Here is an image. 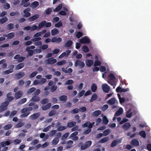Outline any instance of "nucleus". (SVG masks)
Listing matches in <instances>:
<instances>
[{
  "mask_svg": "<svg viewBox=\"0 0 151 151\" xmlns=\"http://www.w3.org/2000/svg\"><path fill=\"white\" fill-rule=\"evenodd\" d=\"M29 107H24L21 110V114L20 115V118H22L27 117L30 114V111L32 110H35L39 108L38 106L35 104L34 102H31L28 104Z\"/></svg>",
  "mask_w": 151,
  "mask_h": 151,
  "instance_id": "obj_1",
  "label": "nucleus"
},
{
  "mask_svg": "<svg viewBox=\"0 0 151 151\" xmlns=\"http://www.w3.org/2000/svg\"><path fill=\"white\" fill-rule=\"evenodd\" d=\"M77 28L79 31H76L74 34V35L75 37V38H89L88 36H85L83 37L84 35H86V31L84 29H81L83 27V25L81 22H80L77 25Z\"/></svg>",
  "mask_w": 151,
  "mask_h": 151,
  "instance_id": "obj_2",
  "label": "nucleus"
},
{
  "mask_svg": "<svg viewBox=\"0 0 151 151\" xmlns=\"http://www.w3.org/2000/svg\"><path fill=\"white\" fill-rule=\"evenodd\" d=\"M107 79L108 83L111 86H113L114 88H115L118 79H117L114 73H109Z\"/></svg>",
  "mask_w": 151,
  "mask_h": 151,
  "instance_id": "obj_3",
  "label": "nucleus"
},
{
  "mask_svg": "<svg viewBox=\"0 0 151 151\" xmlns=\"http://www.w3.org/2000/svg\"><path fill=\"white\" fill-rule=\"evenodd\" d=\"M78 16L74 15L73 16H70L69 18V20L70 22V25L73 27H75L78 22L77 19Z\"/></svg>",
  "mask_w": 151,
  "mask_h": 151,
  "instance_id": "obj_4",
  "label": "nucleus"
},
{
  "mask_svg": "<svg viewBox=\"0 0 151 151\" xmlns=\"http://www.w3.org/2000/svg\"><path fill=\"white\" fill-rule=\"evenodd\" d=\"M92 143V142L91 140L86 141L85 142V144H82V142H81L79 144L78 146L80 147L81 146L80 149L81 150L83 151L85 150L87 148L91 146Z\"/></svg>",
  "mask_w": 151,
  "mask_h": 151,
  "instance_id": "obj_5",
  "label": "nucleus"
},
{
  "mask_svg": "<svg viewBox=\"0 0 151 151\" xmlns=\"http://www.w3.org/2000/svg\"><path fill=\"white\" fill-rule=\"evenodd\" d=\"M133 116L134 115H136V116L134 117V119H133V122H137L138 121L140 118L139 113L138 111L137 108L133 106Z\"/></svg>",
  "mask_w": 151,
  "mask_h": 151,
  "instance_id": "obj_6",
  "label": "nucleus"
},
{
  "mask_svg": "<svg viewBox=\"0 0 151 151\" xmlns=\"http://www.w3.org/2000/svg\"><path fill=\"white\" fill-rule=\"evenodd\" d=\"M74 66L76 67L79 66L80 68L82 69L85 66V64L83 62L78 59L75 62Z\"/></svg>",
  "mask_w": 151,
  "mask_h": 151,
  "instance_id": "obj_7",
  "label": "nucleus"
},
{
  "mask_svg": "<svg viewBox=\"0 0 151 151\" xmlns=\"http://www.w3.org/2000/svg\"><path fill=\"white\" fill-rule=\"evenodd\" d=\"M9 104V103L7 101H5L3 102L2 104L0 106V112H2L6 110Z\"/></svg>",
  "mask_w": 151,
  "mask_h": 151,
  "instance_id": "obj_8",
  "label": "nucleus"
},
{
  "mask_svg": "<svg viewBox=\"0 0 151 151\" xmlns=\"http://www.w3.org/2000/svg\"><path fill=\"white\" fill-rule=\"evenodd\" d=\"M57 62V60H56L54 59L53 57H50L45 60V62H46V64L47 65H53L55 63Z\"/></svg>",
  "mask_w": 151,
  "mask_h": 151,
  "instance_id": "obj_9",
  "label": "nucleus"
},
{
  "mask_svg": "<svg viewBox=\"0 0 151 151\" xmlns=\"http://www.w3.org/2000/svg\"><path fill=\"white\" fill-rule=\"evenodd\" d=\"M122 138L116 139L112 141L111 143V147H114L118 144H121L122 141Z\"/></svg>",
  "mask_w": 151,
  "mask_h": 151,
  "instance_id": "obj_10",
  "label": "nucleus"
},
{
  "mask_svg": "<svg viewBox=\"0 0 151 151\" xmlns=\"http://www.w3.org/2000/svg\"><path fill=\"white\" fill-rule=\"evenodd\" d=\"M14 59L17 60V61L19 63L24 61L25 59V57L24 56H21L19 54H17L14 56Z\"/></svg>",
  "mask_w": 151,
  "mask_h": 151,
  "instance_id": "obj_11",
  "label": "nucleus"
},
{
  "mask_svg": "<svg viewBox=\"0 0 151 151\" xmlns=\"http://www.w3.org/2000/svg\"><path fill=\"white\" fill-rule=\"evenodd\" d=\"M129 91V88H122L120 86H118L116 89V91L117 93H122L123 92L128 91Z\"/></svg>",
  "mask_w": 151,
  "mask_h": 151,
  "instance_id": "obj_12",
  "label": "nucleus"
},
{
  "mask_svg": "<svg viewBox=\"0 0 151 151\" xmlns=\"http://www.w3.org/2000/svg\"><path fill=\"white\" fill-rule=\"evenodd\" d=\"M102 89L105 93H108L110 90V87L108 86L107 84L104 83L102 85Z\"/></svg>",
  "mask_w": 151,
  "mask_h": 151,
  "instance_id": "obj_13",
  "label": "nucleus"
},
{
  "mask_svg": "<svg viewBox=\"0 0 151 151\" xmlns=\"http://www.w3.org/2000/svg\"><path fill=\"white\" fill-rule=\"evenodd\" d=\"M39 2L37 1H35L32 2L31 4L30 7L32 9H35L39 7Z\"/></svg>",
  "mask_w": 151,
  "mask_h": 151,
  "instance_id": "obj_14",
  "label": "nucleus"
},
{
  "mask_svg": "<svg viewBox=\"0 0 151 151\" xmlns=\"http://www.w3.org/2000/svg\"><path fill=\"white\" fill-rule=\"evenodd\" d=\"M40 112H37L35 113H34L30 116V119L32 120H34L37 119L40 116Z\"/></svg>",
  "mask_w": 151,
  "mask_h": 151,
  "instance_id": "obj_15",
  "label": "nucleus"
},
{
  "mask_svg": "<svg viewBox=\"0 0 151 151\" xmlns=\"http://www.w3.org/2000/svg\"><path fill=\"white\" fill-rule=\"evenodd\" d=\"M12 95V93L11 92H9L8 93L6 94V100L5 101H7L8 102H10L14 99V97L13 96H10Z\"/></svg>",
  "mask_w": 151,
  "mask_h": 151,
  "instance_id": "obj_16",
  "label": "nucleus"
},
{
  "mask_svg": "<svg viewBox=\"0 0 151 151\" xmlns=\"http://www.w3.org/2000/svg\"><path fill=\"white\" fill-rule=\"evenodd\" d=\"M39 15L38 14H35L29 17L27 20L29 21L32 22L39 18Z\"/></svg>",
  "mask_w": 151,
  "mask_h": 151,
  "instance_id": "obj_17",
  "label": "nucleus"
},
{
  "mask_svg": "<svg viewBox=\"0 0 151 151\" xmlns=\"http://www.w3.org/2000/svg\"><path fill=\"white\" fill-rule=\"evenodd\" d=\"M25 73L23 72H19L18 73H16L15 76L16 79H19L22 78L24 76Z\"/></svg>",
  "mask_w": 151,
  "mask_h": 151,
  "instance_id": "obj_18",
  "label": "nucleus"
},
{
  "mask_svg": "<svg viewBox=\"0 0 151 151\" xmlns=\"http://www.w3.org/2000/svg\"><path fill=\"white\" fill-rule=\"evenodd\" d=\"M41 39V38H32V40L33 42H36L34 43L35 46H38L42 45V42L39 41Z\"/></svg>",
  "mask_w": 151,
  "mask_h": 151,
  "instance_id": "obj_19",
  "label": "nucleus"
},
{
  "mask_svg": "<svg viewBox=\"0 0 151 151\" xmlns=\"http://www.w3.org/2000/svg\"><path fill=\"white\" fill-rule=\"evenodd\" d=\"M79 42L81 44L89 43L90 40L89 38H81L79 40Z\"/></svg>",
  "mask_w": 151,
  "mask_h": 151,
  "instance_id": "obj_20",
  "label": "nucleus"
},
{
  "mask_svg": "<svg viewBox=\"0 0 151 151\" xmlns=\"http://www.w3.org/2000/svg\"><path fill=\"white\" fill-rule=\"evenodd\" d=\"M22 95V92L21 91H19L18 92L15 93L14 97L16 100H17L21 98Z\"/></svg>",
  "mask_w": 151,
  "mask_h": 151,
  "instance_id": "obj_21",
  "label": "nucleus"
},
{
  "mask_svg": "<svg viewBox=\"0 0 151 151\" xmlns=\"http://www.w3.org/2000/svg\"><path fill=\"white\" fill-rule=\"evenodd\" d=\"M40 97L37 96H33L32 97L30 100V101L38 102L40 101Z\"/></svg>",
  "mask_w": 151,
  "mask_h": 151,
  "instance_id": "obj_22",
  "label": "nucleus"
},
{
  "mask_svg": "<svg viewBox=\"0 0 151 151\" xmlns=\"http://www.w3.org/2000/svg\"><path fill=\"white\" fill-rule=\"evenodd\" d=\"M123 112V109L122 108L120 107L118 110L114 114V116H118L121 115Z\"/></svg>",
  "mask_w": 151,
  "mask_h": 151,
  "instance_id": "obj_23",
  "label": "nucleus"
},
{
  "mask_svg": "<svg viewBox=\"0 0 151 151\" xmlns=\"http://www.w3.org/2000/svg\"><path fill=\"white\" fill-rule=\"evenodd\" d=\"M52 104L51 103H49L46 105L44 106H42V109L44 111L47 110L49 109L51 106Z\"/></svg>",
  "mask_w": 151,
  "mask_h": 151,
  "instance_id": "obj_24",
  "label": "nucleus"
},
{
  "mask_svg": "<svg viewBox=\"0 0 151 151\" xmlns=\"http://www.w3.org/2000/svg\"><path fill=\"white\" fill-rule=\"evenodd\" d=\"M86 66L90 67L93 64V60L90 59L86 60Z\"/></svg>",
  "mask_w": 151,
  "mask_h": 151,
  "instance_id": "obj_25",
  "label": "nucleus"
},
{
  "mask_svg": "<svg viewBox=\"0 0 151 151\" xmlns=\"http://www.w3.org/2000/svg\"><path fill=\"white\" fill-rule=\"evenodd\" d=\"M14 27V24L12 23H10L8 24L6 26V29L7 31H10Z\"/></svg>",
  "mask_w": 151,
  "mask_h": 151,
  "instance_id": "obj_26",
  "label": "nucleus"
},
{
  "mask_svg": "<svg viewBox=\"0 0 151 151\" xmlns=\"http://www.w3.org/2000/svg\"><path fill=\"white\" fill-rule=\"evenodd\" d=\"M63 7V4L62 3L59 4L55 8L53 9V11L54 12H57L59 11Z\"/></svg>",
  "mask_w": 151,
  "mask_h": 151,
  "instance_id": "obj_27",
  "label": "nucleus"
},
{
  "mask_svg": "<svg viewBox=\"0 0 151 151\" xmlns=\"http://www.w3.org/2000/svg\"><path fill=\"white\" fill-rule=\"evenodd\" d=\"M76 122L75 121H72L69 122L68 123L67 126H66L67 127L69 128H72L75 126H76Z\"/></svg>",
  "mask_w": 151,
  "mask_h": 151,
  "instance_id": "obj_28",
  "label": "nucleus"
},
{
  "mask_svg": "<svg viewBox=\"0 0 151 151\" xmlns=\"http://www.w3.org/2000/svg\"><path fill=\"white\" fill-rule=\"evenodd\" d=\"M97 88L98 87H97L96 84L95 83H92L91 87V91L92 92H95L96 91Z\"/></svg>",
  "mask_w": 151,
  "mask_h": 151,
  "instance_id": "obj_29",
  "label": "nucleus"
},
{
  "mask_svg": "<svg viewBox=\"0 0 151 151\" xmlns=\"http://www.w3.org/2000/svg\"><path fill=\"white\" fill-rule=\"evenodd\" d=\"M59 33V30L56 28H54L51 30V33L52 36H55L57 35Z\"/></svg>",
  "mask_w": 151,
  "mask_h": 151,
  "instance_id": "obj_30",
  "label": "nucleus"
},
{
  "mask_svg": "<svg viewBox=\"0 0 151 151\" xmlns=\"http://www.w3.org/2000/svg\"><path fill=\"white\" fill-rule=\"evenodd\" d=\"M102 116H103L102 120V122L103 124L106 125H107L108 124L109 122V120L108 118H107L106 116L105 115L104 116L102 114Z\"/></svg>",
  "mask_w": 151,
  "mask_h": 151,
  "instance_id": "obj_31",
  "label": "nucleus"
},
{
  "mask_svg": "<svg viewBox=\"0 0 151 151\" xmlns=\"http://www.w3.org/2000/svg\"><path fill=\"white\" fill-rule=\"evenodd\" d=\"M109 137H106L103 138H102L101 139V140H99V141H98V143H103L104 142H107L109 140Z\"/></svg>",
  "mask_w": 151,
  "mask_h": 151,
  "instance_id": "obj_32",
  "label": "nucleus"
},
{
  "mask_svg": "<svg viewBox=\"0 0 151 151\" xmlns=\"http://www.w3.org/2000/svg\"><path fill=\"white\" fill-rule=\"evenodd\" d=\"M115 101L116 99L114 97H113L108 100L107 102V103L109 105H114L115 104Z\"/></svg>",
  "mask_w": 151,
  "mask_h": 151,
  "instance_id": "obj_33",
  "label": "nucleus"
},
{
  "mask_svg": "<svg viewBox=\"0 0 151 151\" xmlns=\"http://www.w3.org/2000/svg\"><path fill=\"white\" fill-rule=\"evenodd\" d=\"M54 26L56 28H59L60 27H62L63 26V23L61 20L55 23Z\"/></svg>",
  "mask_w": 151,
  "mask_h": 151,
  "instance_id": "obj_34",
  "label": "nucleus"
},
{
  "mask_svg": "<svg viewBox=\"0 0 151 151\" xmlns=\"http://www.w3.org/2000/svg\"><path fill=\"white\" fill-rule=\"evenodd\" d=\"M101 111L100 110H96L92 112V115L95 117H98L101 114Z\"/></svg>",
  "mask_w": 151,
  "mask_h": 151,
  "instance_id": "obj_35",
  "label": "nucleus"
},
{
  "mask_svg": "<svg viewBox=\"0 0 151 151\" xmlns=\"http://www.w3.org/2000/svg\"><path fill=\"white\" fill-rule=\"evenodd\" d=\"M8 20V19L7 17L6 16H4L0 19V24H3L7 22Z\"/></svg>",
  "mask_w": 151,
  "mask_h": 151,
  "instance_id": "obj_36",
  "label": "nucleus"
},
{
  "mask_svg": "<svg viewBox=\"0 0 151 151\" xmlns=\"http://www.w3.org/2000/svg\"><path fill=\"white\" fill-rule=\"evenodd\" d=\"M98 98V96L96 94L94 93L93 95H92L91 97L90 100V102H92L93 101H95Z\"/></svg>",
  "mask_w": 151,
  "mask_h": 151,
  "instance_id": "obj_37",
  "label": "nucleus"
},
{
  "mask_svg": "<svg viewBox=\"0 0 151 151\" xmlns=\"http://www.w3.org/2000/svg\"><path fill=\"white\" fill-rule=\"evenodd\" d=\"M24 63H21L17 65L15 67V69L17 70H19L24 67Z\"/></svg>",
  "mask_w": 151,
  "mask_h": 151,
  "instance_id": "obj_38",
  "label": "nucleus"
},
{
  "mask_svg": "<svg viewBox=\"0 0 151 151\" xmlns=\"http://www.w3.org/2000/svg\"><path fill=\"white\" fill-rule=\"evenodd\" d=\"M27 52H28V54L27 55V58H28L29 56H32L33 54H35L34 51L33 50H26Z\"/></svg>",
  "mask_w": 151,
  "mask_h": 151,
  "instance_id": "obj_39",
  "label": "nucleus"
},
{
  "mask_svg": "<svg viewBox=\"0 0 151 151\" xmlns=\"http://www.w3.org/2000/svg\"><path fill=\"white\" fill-rule=\"evenodd\" d=\"M23 30L24 31H26L30 33H31L32 32L31 25H28L25 26L23 28Z\"/></svg>",
  "mask_w": 151,
  "mask_h": 151,
  "instance_id": "obj_40",
  "label": "nucleus"
},
{
  "mask_svg": "<svg viewBox=\"0 0 151 151\" xmlns=\"http://www.w3.org/2000/svg\"><path fill=\"white\" fill-rule=\"evenodd\" d=\"M67 98V96L65 95L61 96L59 97V100H60V101H66Z\"/></svg>",
  "mask_w": 151,
  "mask_h": 151,
  "instance_id": "obj_41",
  "label": "nucleus"
},
{
  "mask_svg": "<svg viewBox=\"0 0 151 151\" xmlns=\"http://www.w3.org/2000/svg\"><path fill=\"white\" fill-rule=\"evenodd\" d=\"M52 11V8L48 7L45 10V12L47 15H49L51 14Z\"/></svg>",
  "mask_w": 151,
  "mask_h": 151,
  "instance_id": "obj_42",
  "label": "nucleus"
},
{
  "mask_svg": "<svg viewBox=\"0 0 151 151\" xmlns=\"http://www.w3.org/2000/svg\"><path fill=\"white\" fill-rule=\"evenodd\" d=\"M131 126V124L129 123H126L123 125V128L126 130L129 129Z\"/></svg>",
  "mask_w": 151,
  "mask_h": 151,
  "instance_id": "obj_43",
  "label": "nucleus"
},
{
  "mask_svg": "<svg viewBox=\"0 0 151 151\" xmlns=\"http://www.w3.org/2000/svg\"><path fill=\"white\" fill-rule=\"evenodd\" d=\"M69 9V7L65 5H64L62 9V10H63L65 12L66 14L67 13L68 14L70 13Z\"/></svg>",
  "mask_w": 151,
  "mask_h": 151,
  "instance_id": "obj_44",
  "label": "nucleus"
},
{
  "mask_svg": "<svg viewBox=\"0 0 151 151\" xmlns=\"http://www.w3.org/2000/svg\"><path fill=\"white\" fill-rule=\"evenodd\" d=\"M82 50L84 53H87L89 52V49L88 47L86 45H83L82 46Z\"/></svg>",
  "mask_w": 151,
  "mask_h": 151,
  "instance_id": "obj_45",
  "label": "nucleus"
},
{
  "mask_svg": "<svg viewBox=\"0 0 151 151\" xmlns=\"http://www.w3.org/2000/svg\"><path fill=\"white\" fill-rule=\"evenodd\" d=\"M59 139L58 137H55L52 141V145H55L59 142Z\"/></svg>",
  "mask_w": 151,
  "mask_h": 151,
  "instance_id": "obj_46",
  "label": "nucleus"
},
{
  "mask_svg": "<svg viewBox=\"0 0 151 151\" xmlns=\"http://www.w3.org/2000/svg\"><path fill=\"white\" fill-rule=\"evenodd\" d=\"M31 26L32 32L35 30H37L38 29V26L35 24L31 25Z\"/></svg>",
  "mask_w": 151,
  "mask_h": 151,
  "instance_id": "obj_47",
  "label": "nucleus"
},
{
  "mask_svg": "<svg viewBox=\"0 0 151 151\" xmlns=\"http://www.w3.org/2000/svg\"><path fill=\"white\" fill-rule=\"evenodd\" d=\"M36 88L34 87H32L28 89L27 91V94H30L34 92L36 90Z\"/></svg>",
  "mask_w": 151,
  "mask_h": 151,
  "instance_id": "obj_48",
  "label": "nucleus"
},
{
  "mask_svg": "<svg viewBox=\"0 0 151 151\" xmlns=\"http://www.w3.org/2000/svg\"><path fill=\"white\" fill-rule=\"evenodd\" d=\"M91 124V122H86L85 123L82 125V127L83 128L88 127V128H90V124Z\"/></svg>",
  "mask_w": 151,
  "mask_h": 151,
  "instance_id": "obj_49",
  "label": "nucleus"
},
{
  "mask_svg": "<svg viewBox=\"0 0 151 151\" xmlns=\"http://www.w3.org/2000/svg\"><path fill=\"white\" fill-rule=\"evenodd\" d=\"M139 144V141L137 139H134L132 140V145L133 146H138Z\"/></svg>",
  "mask_w": 151,
  "mask_h": 151,
  "instance_id": "obj_50",
  "label": "nucleus"
},
{
  "mask_svg": "<svg viewBox=\"0 0 151 151\" xmlns=\"http://www.w3.org/2000/svg\"><path fill=\"white\" fill-rule=\"evenodd\" d=\"M27 101V99L26 98H24L22 99L19 101L18 103V105H21L23 104L26 102V101Z\"/></svg>",
  "mask_w": 151,
  "mask_h": 151,
  "instance_id": "obj_51",
  "label": "nucleus"
},
{
  "mask_svg": "<svg viewBox=\"0 0 151 151\" xmlns=\"http://www.w3.org/2000/svg\"><path fill=\"white\" fill-rule=\"evenodd\" d=\"M22 140L19 139H16L15 140H13L12 143L14 145H17L21 142Z\"/></svg>",
  "mask_w": 151,
  "mask_h": 151,
  "instance_id": "obj_52",
  "label": "nucleus"
},
{
  "mask_svg": "<svg viewBox=\"0 0 151 151\" xmlns=\"http://www.w3.org/2000/svg\"><path fill=\"white\" fill-rule=\"evenodd\" d=\"M111 130L109 129H105V131H104L102 134L104 136H106L109 134Z\"/></svg>",
  "mask_w": 151,
  "mask_h": 151,
  "instance_id": "obj_53",
  "label": "nucleus"
},
{
  "mask_svg": "<svg viewBox=\"0 0 151 151\" xmlns=\"http://www.w3.org/2000/svg\"><path fill=\"white\" fill-rule=\"evenodd\" d=\"M73 43V42L72 41L69 40L66 42L65 44V46L66 47H70L72 46Z\"/></svg>",
  "mask_w": 151,
  "mask_h": 151,
  "instance_id": "obj_54",
  "label": "nucleus"
},
{
  "mask_svg": "<svg viewBox=\"0 0 151 151\" xmlns=\"http://www.w3.org/2000/svg\"><path fill=\"white\" fill-rule=\"evenodd\" d=\"M49 100L47 98H44L41 101V103L42 104L45 105L47 104L49 102Z\"/></svg>",
  "mask_w": 151,
  "mask_h": 151,
  "instance_id": "obj_55",
  "label": "nucleus"
},
{
  "mask_svg": "<svg viewBox=\"0 0 151 151\" xmlns=\"http://www.w3.org/2000/svg\"><path fill=\"white\" fill-rule=\"evenodd\" d=\"M12 127V124H9L4 127L3 128L4 130H9Z\"/></svg>",
  "mask_w": 151,
  "mask_h": 151,
  "instance_id": "obj_56",
  "label": "nucleus"
},
{
  "mask_svg": "<svg viewBox=\"0 0 151 151\" xmlns=\"http://www.w3.org/2000/svg\"><path fill=\"white\" fill-rule=\"evenodd\" d=\"M74 83L72 79H69L66 81L64 85H72Z\"/></svg>",
  "mask_w": 151,
  "mask_h": 151,
  "instance_id": "obj_57",
  "label": "nucleus"
},
{
  "mask_svg": "<svg viewBox=\"0 0 151 151\" xmlns=\"http://www.w3.org/2000/svg\"><path fill=\"white\" fill-rule=\"evenodd\" d=\"M70 53V50H67L65 52L62 53L61 54L65 56L68 57Z\"/></svg>",
  "mask_w": 151,
  "mask_h": 151,
  "instance_id": "obj_58",
  "label": "nucleus"
},
{
  "mask_svg": "<svg viewBox=\"0 0 151 151\" xmlns=\"http://www.w3.org/2000/svg\"><path fill=\"white\" fill-rule=\"evenodd\" d=\"M7 146H8L12 143V141L9 139H7L6 141H4Z\"/></svg>",
  "mask_w": 151,
  "mask_h": 151,
  "instance_id": "obj_59",
  "label": "nucleus"
},
{
  "mask_svg": "<svg viewBox=\"0 0 151 151\" xmlns=\"http://www.w3.org/2000/svg\"><path fill=\"white\" fill-rule=\"evenodd\" d=\"M67 128L66 126H60V127H58L57 130L59 131H63L66 129Z\"/></svg>",
  "mask_w": 151,
  "mask_h": 151,
  "instance_id": "obj_60",
  "label": "nucleus"
},
{
  "mask_svg": "<svg viewBox=\"0 0 151 151\" xmlns=\"http://www.w3.org/2000/svg\"><path fill=\"white\" fill-rule=\"evenodd\" d=\"M60 20V18L57 16L53 17L52 20V22L53 24L59 21Z\"/></svg>",
  "mask_w": 151,
  "mask_h": 151,
  "instance_id": "obj_61",
  "label": "nucleus"
},
{
  "mask_svg": "<svg viewBox=\"0 0 151 151\" xmlns=\"http://www.w3.org/2000/svg\"><path fill=\"white\" fill-rule=\"evenodd\" d=\"M24 125V123H23L22 122H19L18 124H16L15 126V128H18L22 127Z\"/></svg>",
  "mask_w": 151,
  "mask_h": 151,
  "instance_id": "obj_62",
  "label": "nucleus"
},
{
  "mask_svg": "<svg viewBox=\"0 0 151 151\" xmlns=\"http://www.w3.org/2000/svg\"><path fill=\"white\" fill-rule=\"evenodd\" d=\"M66 63V60H63L57 62V63H56V65H58V66L63 65L65 63Z\"/></svg>",
  "mask_w": 151,
  "mask_h": 151,
  "instance_id": "obj_63",
  "label": "nucleus"
},
{
  "mask_svg": "<svg viewBox=\"0 0 151 151\" xmlns=\"http://www.w3.org/2000/svg\"><path fill=\"white\" fill-rule=\"evenodd\" d=\"M57 88V86L56 85H53L51 86V88H50V91H51L52 92H53L56 91Z\"/></svg>",
  "mask_w": 151,
  "mask_h": 151,
  "instance_id": "obj_64",
  "label": "nucleus"
}]
</instances>
